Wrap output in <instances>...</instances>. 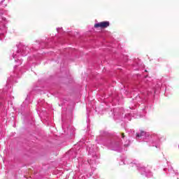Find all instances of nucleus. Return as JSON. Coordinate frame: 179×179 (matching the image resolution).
I'll return each mask as SVG.
<instances>
[{"instance_id": "3", "label": "nucleus", "mask_w": 179, "mask_h": 179, "mask_svg": "<svg viewBox=\"0 0 179 179\" xmlns=\"http://www.w3.org/2000/svg\"><path fill=\"white\" fill-rule=\"evenodd\" d=\"M122 138H125V134H124V133L122 134Z\"/></svg>"}, {"instance_id": "2", "label": "nucleus", "mask_w": 179, "mask_h": 179, "mask_svg": "<svg viewBox=\"0 0 179 179\" xmlns=\"http://www.w3.org/2000/svg\"><path fill=\"white\" fill-rule=\"evenodd\" d=\"M143 135H145V131H141L140 134L136 133L137 138H141V137L143 136Z\"/></svg>"}, {"instance_id": "1", "label": "nucleus", "mask_w": 179, "mask_h": 179, "mask_svg": "<svg viewBox=\"0 0 179 179\" xmlns=\"http://www.w3.org/2000/svg\"><path fill=\"white\" fill-rule=\"evenodd\" d=\"M110 26V22L103 21L96 24H94V27L95 29H107Z\"/></svg>"}]
</instances>
